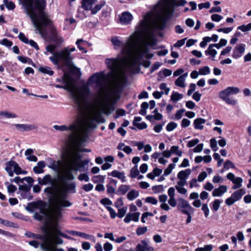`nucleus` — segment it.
<instances>
[{"label":"nucleus","instance_id":"nucleus-40","mask_svg":"<svg viewBox=\"0 0 251 251\" xmlns=\"http://www.w3.org/2000/svg\"><path fill=\"white\" fill-rule=\"evenodd\" d=\"M104 179L105 177L104 176L101 175H97L94 176L92 177V180L94 183H97L99 182H103Z\"/></svg>","mask_w":251,"mask_h":251},{"label":"nucleus","instance_id":"nucleus-11","mask_svg":"<svg viewBox=\"0 0 251 251\" xmlns=\"http://www.w3.org/2000/svg\"><path fill=\"white\" fill-rule=\"evenodd\" d=\"M245 193L246 190L245 189H240L235 191L230 197L226 200L225 203L228 206L233 204L236 201L240 200Z\"/></svg>","mask_w":251,"mask_h":251},{"label":"nucleus","instance_id":"nucleus-8","mask_svg":"<svg viewBox=\"0 0 251 251\" xmlns=\"http://www.w3.org/2000/svg\"><path fill=\"white\" fill-rule=\"evenodd\" d=\"M86 119V117L83 121L77 120L75 121V123L72 124L69 126H67L65 125H54L53 128L56 130L61 131L70 130L72 132L69 134V139L71 143L74 140L75 137H76L75 136H76V135H79L81 130L85 127Z\"/></svg>","mask_w":251,"mask_h":251},{"label":"nucleus","instance_id":"nucleus-46","mask_svg":"<svg viewBox=\"0 0 251 251\" xmlns=\"http://www.w3.org/2000/svg\"><path fill=\"white\" fill-rule=\"evenodd\" d=\"M210 147L212 150L216 151L218 150V148L217 147V142L215 138H212L210 140Z\"/></svg>","mask_w":251,"mask_h":251},{"label":"nucleus","instance_id":"nucleus-53","mask_svg":"<svg viewBox=\"0 0 251 251\" xmlns=\"http://www.w3.org/2000/svg\"><path fill=\"white\" fill-rule=\"evenodd\" d=\"M37 204L35 202H31L26 207V209L29 212H33L34 209L37 207Z\"/></svg>","mask_w":251,"mask_h":251},{"label":"nucleus","instance_id":"nucleus-61","mask_svg":"<svg viewBox=\"0 0 251 251\" xmlns=\"http://www.w3.org/2000/svg\"><path fill=\"white\" fill-rule=\"evenodd\" d=\"M223 18L222 16L217 14H213L211 16V20L215 22H220Z\"/></svg>","mask_w":251,"mask_h":251},{"label":"nucleus","instance_id":"nucleus-33","mask_svg":"<svg viewBox=\"0 0 251 251\" xmlns=\"http://www.w3.org/2000/svg\"><path fill=\"white\" fill-rule=\"evenodd\" d=\"M104 4V1H100L99 4L96 5L94 8L92 7L91 9L89 10H91L92 15H95L101 9Z\"/></svg>","mask_w":251,"mask_h":251},{"label":"nucleus","instance_id":"nucleus-42","mask_svg":"<svg viewBox=\"0 0 251 251\" xmlns=\"http://www.w3.org/2000/svg\"><path fill=\"white\" fill-rule=\"evenodd\" d=\"M210 73V70L209 67L204 66L199 70V74L201 75H207Z\"/></svg>","mask_w":251,"mask_h":251},{"label":"nucleus","instance_id":"nucleus-9","mask_svg":"<svg viewBox=\"0 0 251 251\" xmlns=\"http://www.w3.org/2000/svg\"><path fill=\"white\" fill-rule=\"evenodd\" d=\"M110 41L115 50L122 49L117 57L113 59L117 61L118 66L121 69L126 71V44L121 40L120 37L116 36L112 37Z\"/></svg>","mask_w":251,"mask_h":251},{"label":"nucleus","instance_id":"nucleus-50","mask_svg":"<svg viewBox=\"0 0 251 251\" xmlns=\"http://www.w3.org/2000/svg\"><path fill=\"white\" fill-rule=\"evenodd\" d=\"M147 230L148 228L146 226L139 227L137 228L136 233L138 235L140 236L145 233Z\"/></svg>","mask_w":251,"mask_h":251},{"label":"nucleus","instance_id":"nucleus-23","mask_svg":"<svg viewBox=\"0 0 251 251\" xmlns=\"http://www.w3.org/2000/svg\"><path fill=\"white\" fill-rule=\"evenodd\" d=\"M97 0H82L81 7L85 10H89Z\"/></svg>","mask_w":251,"mask_h":251},{"label":"nucleus","instance_id":"nucleus-63","mask_svg":"<svg viewBox=\"0 0 251 251\" xmlns=\"http://www.w3.org/2000/svg\"><path fill=\"white\" fill-rule=\"evenodd\" d=\"M18 37H19V39L21 41H22L23 42H24L25 44H28L29 40L28 39V38L27 37H26L25 36V34L23 33L20 32L19 34Z\"/></svg>","mask_w":251,"mask_h":251},{"label":"nucleus","instance_id":"nucleus-47","mask_svg":"<svg viewBox=\"0 0 251 251\" xmlns=\"http://www.w3.org/2000/svg\"><path fill=\"white\" fill-rule=\"evenodd\" d=\"M175 165L174 164H170L168 167L164 170L163 175L167 176L169 175L172 172L173 169L175 168Z\"/></svg>","mask_w":251,"mask_h":251},{"label":"nucleus","instance_id":"nucleus-21","mask_svg":"<svg viewBox=\"0 0 251 251\" xmlns=\"http://www.w3.org/2000/svg\"><path fill=\"white\" fill-rule=\"evenodd\" d=\"M38 183L40 185H46L48 183H50L52 185L53 184V179L50 175L45 176L43 178H38Z\"/></svg>","mask_w":251,"mask_h":251},{"label":"nucleus","instance_id":"nucleus-41","mask_svg":"<svg viewBox=\"0 0 251 251\" xmlns=\"http://www.w3.org/2000/svg\"><path fill=\"white\" fill-rule=\"evenodd\" d=\"M18 59L19 61H20L21 62H22L23 63H27L28 64H32L33 63L32 60L27 57L19 56L18 57Z\"/></svg>","mask_w":251,"mask_h":251},{"label":"nucleus","instance_id":"nucleus-62","mask_svg":"<svg viewBox=\"0 0 251 251\" xmlns=\"http://www.w3.org/2000/svg\"><path fill=\"white\" fill-rule=\"evenodd\" d=\"M202 210L203 211L204 216L206 218H207L209 216V210L207 204L204 203L202 205L201 208Z\"/></svg>","mask_w":251,"mask_h":251},{"label":"nucleus","instance_id":"nucleus-60","mask_svg":"<svg viewBox=\"0 0 251 251\" xmlns=\"http://www.w3.org/2000/svg\"><path fill=\"white\" fill-rule=\"evenodd\" d=\"M78 179L80 181H85L88 182L89 181V177L86 174H81L78 176Z\"/></svg>","mask_w":251,"mask_h":251},{"label":"nucleus","instance_id":"nucleus-44","mask_svg":"<svg viewBox=\"0 0 251 251\" xmlns=\"http://www.w3.org/2000/svg\"><path fill=\"white\" fill-rule=\"evenodd\" d=\"M3 3L5 4L6 7L9 10H13L15 7V4L11 1H8V0H3Z\"/></svg>","mask_w":251,"mask_h":251},{"label":"nucleus","instance_id":"nucleus-51","mask_svg":"<svg viewBox=\"0 0 251 251\" xmlns=\"http://www.w3.org/2000/svg\"><path fill=\"white\" fill-rule=\"evenodd\" d=\"M0 116L5 117L9 118L16 117V115L15 114L10 113L7 111H0Z\"/></svg>","mask_w":251,"mask_h":251},{"label":"nucleus","instance_id":"nucleus-43","mask_svg":"<svg viewBox=\"0 0 251 251\" xmlns=\"http://www.w3.org/2000/svg\"><path fill=\"white\" fill-rule=\"evenodd\" d=\"M238 29L241 30L243 32H246L251 30V23L248 24L247 25H243L239 26L237 27Z\"/></svg>","mask_w":251,"mask_h":251},{"label":"nucleus","instance_id":"nucleus-39","mask_svg":"<svg viewBox=\"0 0 251 251\" xmlns=\"http://www.w3.org/2000/svg\"><path fill=\"white\" fill-rule=\"evenodd\" d=\"M170 151L171 153H175L178 156H181L182 154V152L179 150V147L177 146H173L171 148Z\"/></svg>","mask_w":251,"mask_h":251},{"label":"nucleus","instance_id":"nucleus-6","mask_svg":"<svg viewBox=\"0 0 251 251\" xmlns=\"http://www.w3.org/2000/svg\"><path fill=\"white\" fill-rule=\"evenodd\" d=\"M64 82L66 84L65 89L69 91L75 103L79 109L85 108L86 109L87 99L90 95V90L86 85H83L76 88L75 84L69 76H65Z\"/></svg>","mask_w":251,"mask_h":251},{"label":"nucleus","instance_id":"nucleus-22","mask_svg":"<svg viewBox=\"0 0 251 251\" xmlns=\"http://www.w3.org/2000/svg\"><path fill=\"white\" fill-rule=\"evenodd\" d=\"M142 118L140 117H136L133 122V125L138 129L142 130L147 127V125L145 122L140 123Z\"/></svg>","mask_w":251,"mask_h":251},{"label":"nucleus","instance_id":"nucleus-4","mask_svg":"<svg viewBox=\"0 0 251 251\" xmlns=\"http://www.w3.org/2000/svg\"><path fill=\"white\" fill-rule=\"evenodd\" d=\"M44 191L50 195L49 201L51 207L50 209H42L40 213H35L34 218L38 221H42L46 217L49 223L47 226H50L55 222H58L62 218L63 207H70L72 205L66 198L68 193L76 192V184L73 182L64 181L61 182L59 186L54 185L53 187H48Z\"/></svg>","mask_w":251,"mask_h":251},{"label":"nucleus","instance_id":"nucleus-10","mask_svg":"<svg viewBox=\"0 0 251 251\" xmlns=\"http://www.w3.org/2000/svg\"><path fill=\"white\" fill-rule=\"evenodd\" d=\"M239 89L236 87H228L219 92V96L226 104L234 105L237 103V100L230 97V95L237 94Z\"/></svg>","mask_w":251,"mask_h":251},{"label":"nucleus","instance_id":"nucleus-13","mask_svg":"<svg viewBox=\"0 0 251 251\" xmlns=\"http://www.w3.org/2000/svg\"><path fill=\"white\" fill-rule=\"evenodd\" d=\"M177 201H178V209L180 210L182 213L183 211L194 212V208L186 200L180 198Z\"/></svg>","mask_w":251,"mask_h":251},{"label":"nucleus","instance_id":"nucleus-58","mask_svg":"<svg viewBox=\"0 0 251 251\" xmlns=\"http://www.w3.org/2000/svg\"><path fill=\"white\" fill-rule=\"evenodd\" d=\"M159 88L162 90H164L166 95H168L170 92V88L167 86V84L165 83H162L159 85Z\"/></svg>","mask_w":251,"mask_h":251},{"label":"nucleus","instance_id":"nucleus-5","mask_svg":"<svg viewBox=\"0 0 251 251\" xmlns=\"http://www.w3.org/2000/svg\"><path fill=\"white\" fill-rule=\"evenodd\" d=\"M21 3L30 18L34 27L43 38L46 39L49 36L44 26H48L50 28L52 40L58 33L49 16L44 11L46 5V0H21Z\"/></svg>","mask_w":251,"mask_h":251},{"label":"nucleus","instance_id":"nucleus-14","mask_svg":"<svg viewBox=\"0 0 251 251\" xmlns=\"http://www.w3.org/2000/svg\"><path fill=\"white\" fill-rule=\"evenodd\" d=\"M58 223L55 222V224L49 226V234L50 236L53 237L55 235H59L61 236L65 237L68 239H70L71 237L68 235L62 233L58 228Z\"/></svg>","mask_w":251,"mask_h":251},{"label":"nucleus","instance_id":"nucleus-37","mask_svg":"<svg viewBox=\"0 0 251 251\" xmlns=\"http://www.w3.org/2000/svg\"><path fill=\"white\" fill-rule=\"evenodd\" d=\"M204 52L206 55H211L213 58H214L217 53V51L214 49L213 47L210 45L209 46L208 49L205 50Z\"/></svg>","mask_w":251,"mask_h":251},{"label":"nucleus","instance_id":"nucleus-29","mask_svg":"<svg viewBox=\"0 0 251 251\" xmlns=\"http://www.w3.org/2000/svg\"><path fill=\"white\" fill-rule=\"evenodd\" d=\"M70 234H72L73 235L77 236L82 237L86 239L92 240V239L94 238V236H93L92 235L87 234L83 232H78V231H71L70 232Z\"/></svg>","mask_w":251,"mask_h":251},{"label":"nucleus","instance_id":"nucleus-18","mask_svg":"<svg viewBox=\"0 0 251 251\" xmlns=\"http://www.w3.org/2000/svg\"><path fill=\"white\" fill-rule=\"evenodd\" d=\"M227 191V187L226 185H222L215 188L212 192V196L214 197H221Z\"/></svg>","mask_w":251,"mask_h":251},{"label":"nucleus","instance_id":"nucleus-26","mask_svg":"<svg viewBox=\"0 0 251 251\" xmlns=\"http://www.w3.org/2000/svg\"><path fill=\"white\" fill-rule=\"evenodd\" d=\"M49 226H47L45 228V231L46 232V233L47 234V237L50 240H53L55 241V242L58 244H61L63 243V240L61 239L60 238L57 237L58 235H55L54 236L51 237L50 236L49 234Z\"/></svg>","mask_w":251,"mask_h":251},{"label":"nucleus","instance_id":"nucleus-15","mask_svg":"<svg viewBox=\"0 0 251 251\" xmlns=\"http://www.w3.org/2000/svg\"><path fill=\"white\" fill-rule=\"evenodd\" d=\"M245 47L246 45L244 44H240L237 45L233 50L232 57L237 59L242 56L245 52Z\"/></svg>","mask_w":251,"mask_h":251},{"label":"nucleus","instance_id":"nucleus-30","mask_svg":"<svg viewBox=\"0 0 251 251\" xmlns=\"http://www.w3.org/2000/svg\"><path fill=\"white\" fill-rule=\"evenodd\" d=\"M110 175L113 177L119 178L122 182H124L125 180V173L124 172H121L117 170H114L111 173Z\"/></svg>","mask_w":251,"mask_h":251},{"label":"nucleus","instance_id":"nucleus-45","mask_svg":"<svg viewBox=\"0 0 251 251\" xmlns=\"http://www.w3.org/2000/svg\"><path fill=\"white\" fill-rule=\"evenodd\" d=\"M86 43V41H84L82 39H78L76 42V45H77L78 48L82 51H84L85 52H86V50H84V49L82 47Z\"/></svg>","mask_w":251,"mask_h":251},{"label":"nucleus","instance_id":"nucleus-49","mask_svg":"<svg viewBox=\"0 0 251 251\" xmlns=\"http://www.w3.org/2000/svg\"><path fill=\"white\" fill-rule=\"evenodd\" d=\"M139 174L138 169V166L137 165H136L130 171V176L131 177H136L138 176Z\"/></svg>","mask_w":251,"mask_h":251},{"label":"nucleus","instance_id":"nucleus-54","mask_svg":"<svg viewBox=\"0 0 251 251\" xmlns=\"http://www.w3.org/2000/svg\"><path fill=\"white\" fill-rule=\"evenodd\" d=\"M152 190L155 193H161L164 191L163 186L162 185L154 186L152 187Z\"/></svg>","mask_w":251,"mask_h":251},{"label":"nucleus","instance_id":"nucleus-16","mask_svg":"<svg viewBox=\"0 0 251 251\" xmlns=\"http://www.w3.org/2000/svg\"><path fill=\"white\" fill-rule=\"evenodd\" d=\"M168 194L169 197L168 200V205L169 204L173 207H175L177 205L176 200L175 198V189L174 187H170L168 190Z\"/></svg>","mask_w":251,"mask_h":251},{"label":"nucleus","instance_id":"nucleus-35","mask_svg":"<svg viewBox=\"0 0 251 251\" xmlns=\"http://www.w3.org/2000/svg\"><path fill=\"white\" fill-rule=\"evenodd\" d=\"M56 46L54 45H49L46 46V51L45 52V54L48 55V52L52 54L51 56H54L57 51L55 52Z\"/></svg>","mask_w":251,"mask_h":251},{"label":"nucleus","instance_id":"nucleus-3","mask_svg":"<svg viewBox=\"0 0 251 251\" xmlns=\"http://www.w3.org/2000/svg\"><path fill=\"white\" fill-rule=\"evenodd\" d=\"M90 116L87 115L85 121V127L81 130L79 135L75 137L74 140L71 143L70 148L66 151L64 156V164L58 168L57 165H54L53 169L58 172L61 182L67 180H73L75 176L73 174V171H83L85 165L89 162V159L81 160L82 155L81 152H90V150L81 149V147L85 142L91 130L97 127L96 120L91 118L95 127L91 126Z\"/></svg>","mask_w":251,"mask_h":251},{"label":"nucleus","instance_id":"nucleus-27","mask_svg":"<svg viewBox=\"0 0 251 251\" xmlns=\"http://www.w3.org/2000/svg\"><path fill=\"white\" fill-rule=\"evenodd\" d=\"M46 165L44 161H39L37 165L33 168V171L36 174H41L44 172L43 168Z\"/></svg>","mask_w":251,"mask_h":251},{"label":"nucleus","instance_id":"nucleus-55","mask_svg":"<svg viewBox=\"0 0 251 251\" xmlns=\"http://www.w3.org/2000/svg\"><path fill=\"white\" fill-rule=\"evenodd\" d=\"M0 44L4 45L7 47H11L13 45V43L7 39H3L0 40Z\"/></svg>","mask_w":251,"mask_h":251},{"label":"nucleus","instance_id":"nucleus-28","mask_svg":"<svg viewBox=\"0 0 251 251\" xmlns=\"http://www.w3.org/2000/svg\"><path fill=\"white\" fill-rule=\"evenodd\" d=\"M191 171L190 169L180 171L177 174V177L179 179H186L187 177L191 174Z\"/></svg>","mask_w":251,"mask_h":251},{"label":"nucleus","instance_id":"nucleus-56","mask_svg":"<svg viewBox=\"0 0 251 251\" xmlns=\"http://www.w3.org/2000/svg\"><path fill=\"white\" fill-rule=\"evenodd\" d=\"M175 189H176L177 191L182 195H185L187 192L186 189L183 186H175Z\"/></svg>","mask_w":251,"mask_h":251},{"label":"nucleus","instance_id":"nucleus-12","mask_svg":"<svg viewBox=\"0 0 251 251\" xmlns=\"http://www.w3.org/2000/svg\"><path fill=\"white\" fill-rule=\"evenodd\" d=\"M20 169V167L19 166L18 164L14 161L10 160L7 162L5 164V170L8 173L10 176H13L14 173L16 174L19 173Z\"/></svg>","mask_w":251,"mask_h":251},{"label":"nucleus","instance_id":"nucleus-25","mask_svg":"<svg viewBox=\"0 0 251 251\" xmlns=\"http://www.w3.org/2000/svg\"><path fill=\"white\" fill-rule=\"evenodd\" d=\"M139 212H134V213H129L126 214V223H128L131 221H133L134 222H138L139 221V218L140 216Z\"/></svg>","mask_w":251,"mask_h":251},{"label":"nucleus","instance_id":"nucleus-64","mask_svg":"<svg viewBox=\"0 0 251 251\" xmlns=\"http://www.w3.org/2000/svg\"><path fill=\"white\" fill-rule=\"evenodd\" d=\"M94 186L91 183H88L82 186V189L86 192H89L93 189Z\"/></svg>","mask_w":251,"mask_h":251},{"label":"nucleus","instance_id":"nucleus-24","mask_svg":"<svg viewBox=\"0 0 251 251\" xmlns=\"http://www.w3.org/2000/svg\"><path fill=\"white\" fill-rule=\"evenodd\" d=\"M206 122V120L203 118H197L194 121V128L196 129L202 130L203 128V126L202 125Z\"/></svg>","mask_w":251,"mask_h":251},{"label":"nucleus","instance_id":"nucleus-38","mask_svg":"<svg viewBox=\"0 0 251 251\" xmlns=\"http://www.w3.org/2000/svg\"><path fill=\"white\" fill-rule=\"evenodd\" d=\"M139 196V192L135 190H132L127 194V198L130 201H132L137 198Z\"/></svg>","mask_w":251,"mask_h":251},{"label":"nucleus","instance_id":"nucleus-36","mask_svg":"<svg viewBox=\"0 0 251 251\" xmlns=\"http://www.w3.org/2000/svg\"><path fill=\"white\" fill-rule=\"evenodd\" d=\"M185 79L180 75L176 80L175 84L176 86L184 88L186 86Z\"/></svg>","mask_w":251,"mask_h":251},{"label":"nucleus","instance_id":"nucleus-20","mask_svg":"<svg viewBox=\"0 0 251 251\" xmlns=\"http://www.w3.org/2000/svg\"><path fill=\"white\" fill-rule=\"evenodd\" d=\"M16 128L21 131H29L36 128V126L29 124H16Z\"/></svg>","mask_w":251,"mask_h":251},{"label":"nucleus","instance_id":"nucleus-1","mask_svg":"<svg viewBox=\"0 0 251 251\" xmlns=\"http://www.w3.org/2000/svg\"><path fill=\"white\" fill-rule=\"evenodd\" d=\"M105 63L110 71L105 75L104 73H96L91 76L89 81L96 84V92L92 97L91 101L87 100L86 110L89 118H93L98 123H105L102 114L109 115L114 110L108 97L109 94L119 93L126 80V71L118 66L117 60L107 58ZM91 126L95 127L90 120Z\"/></svg>","mask_w":251,"mask_h":251},{"label":"nucleus","instance_id":"nucleus-2","mask_svg":"<svg viewBox=\"0 0 251 251\" xmlns=\"http://www.w3.org/2000/svg\"><path fill=\"white\" fill-rule=\"evenodd\" d=\"M170 0H161L153 7L151 11L143 16V19L131 36L132 43L136 44L131 54H129L126 47V71L128 68L137 65L145 55L147 58L153 57L152 54H147L148 46L152 47L156 45L153 29L162 30L166 27L168 17L173 12ZM127 45L126 41V47Z\"/></svg>","mask_w":251,"mask_h":251},{"label":"nucleus","instance_id":"nucleus-17","mask_svg":"<svg viewBox=\"0 0 251 251\" xmlns=\"http://www.w3.org/2000/svg\"><path fill=\"white\" fill-rule=\"evenodd\" d=\"M136 251H154V248L151 246L146 240H142L136 247Z\"/></svg>","mask_w":251,"mask_h":251},{"label":"nucleus","instance_id":"nucleus-52","mask_svg":"<svg viewBox=\"0 0 251 251\" xmlns=\"http://www.w3.org/2000/svg\"><path fill=\"white\" fill-rule=\"evenodd\" d=\"M177 127V124L175 122H170L166 126V129L168 131H171Z\"/></svg>","mask_w":251,"mask_h":251},{"label":"nucleus","instance_id":"nucleus-48","mask_svg":"<svg viewBox=\"0 0 251 251\" xmlns=\"http://www.w3.org/2000/svg\"><path fill=\"white\" fill-rule=\"evenodd\" d=\"M222 202V201L221 200H215L212 203V208L213 209L214 211H217L220 206V204Z\"/></svg>","mask_w":251,"mask_h":251},{"label":"nucleus","instance_id":"nucleus-34","mask_svg":"<svg viewBox=\"0 0 251 251\" xmlns=\"http://www.w3.org/2000/svg\"><path fill=\"white\" fill-rule=\"evenodd\" d=\"M39 71L44 74L51 76L53 75L54 72L49 67H41L39 68Z\"/></svg>","mask_w":251,"mask_h":251},{"label":"nucleus","instance_id":"nucleus-32","mask_svg":"<svg viewBox=\"0 0 251 251\" xmlns=\"http://www.w3.org/2000/svg\"><path fill=\"white\" fill-rule=\"evenodd\" d=\"M242 182L243 179L241 177H237L232 182L234 184V185L232 187V189L236 190L240 188L242 186Z\"/></svg>","mask_w":251,"mask_h":251},{"label":"nucleus","instance_id":"nucleus-57","mask_svg":"<svg viewBox=\"0 0 251 251\" xmlns=\"http://www.w3.org/2000/svg\"><path fill=\"white\" fill-rule=\"evenodd\" d=\"M146 201L147 202L150 203L154 205L157 204L158 202L156 198L152 197H147L146 199Z\"/></svg>","mask_w":251,"mask_h":251},{"label":"nucleus","instance_id":"nucleus-59","mask_svg":"<svg viewBox=\"0 0 251 251\" xmlns=\"http://www.w3.org/2000/svg\"><path fill=\"white\" fill-rule=\"evenodd\" d=\"M224 167L226 169H228L230 168L234 169L235 168V165L230 160H226L224 163Z\"/></svg>","mask_w":251,"mask_h":251},{"label":"nucleus","instance_id":"nucleus-31","mask_svg":"<svg viewBox=\"0 0 251 251\" xmlns=\"http://www.w3.org/2000/svg\"><path fill=\"white\" fill-rule=\"evenodd\" d=\"M183 98V95L178 92L173 91L171 96V100L174 102H176Z\"/></svg>","mask_w":251,"mask_h":251},{"label":"nucleus","instance_id":"nucleus-19","mask_svg":"<svg viewBox=\"0 0 251 251\" xmlns=\"http://www.w3.org/2000/svg\"><path fill=\"white\" fill-rule=\"evenodd\" d=\"M168 199V197L165 194L161 195L159 196V201L161 203L160 208L165 211H169L170 209V207L166 201Z\"/></svg>","mask_w":251,"mask_h":251},{"label":"nucleus","instance_id":"nucleus-7","mask_svg":"<svg viewBox=\"0 0 251 251\" xmlns=\"http://www.w3.org/2000/svg\"><path fill=\"white\" fill-rule=\"evenodd\" d=\"M75 50L74 47L69 49L65 48L60 51H58L54 56L49 57L50 60L55 65H58L59 63L64 66L71 68L73 66V57L71 52Z\"/></svg>","mask_w":251,"mask_h":251}]
</instances>
